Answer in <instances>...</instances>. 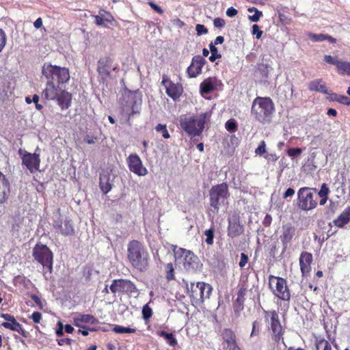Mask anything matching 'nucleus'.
<instances>
[{
  "label": "nucleus",
  "mask_w": 350,
  "mask_h": 350,
  "mask_svg": "<svg viewBox=\"0 0 350 350\" xmlns=\"http://www.w3.org/2000/svg\"><path fill=\"white\" fill-rule=\"evenodd\" d=\"M127 258L131 267L139 272L149 267L150 256L144 245L137 240H132L127 245Z\"/></svg>",
  "instance_id": "nucleus-1"
},
{
  "label": "nucleus",
  "mask_w": 350,
  "mask_h": 350,
  "mask_svg": "<svg viewBox=\"0 0 350 350\" xmlns=\"http://www.w3.org/2000/svg\"><path fill=\"white\" fill-rule=\"evenodd\" d=\"M274 111V103L270 97L257 96L252 102L251 115L262 124L271 122Z\"/></svg>",
  "instance_id": "nucleus-2"
},
{
  "label": "nucleus",
  "mask_w": 350,
  "mask_h": 350,
  "mask_svg": "<svg viewBox=\"0 0 350 350\" xmlns=\"http://www.w3.org/2000/svg\"><path fill=\"white\" fill-rule=\"evenodd\" d=\"M120 68L118 62L111 55L101 56L97 61L96 72L100 83L107 85L116 79Z\"/></svg>",
  "instance_id": "nucleus-3"
},
{
  "label": "nucleus",
  "mask_w": 350,
  "mask_h": 350,
  "mask_svg": "<svg viewBox=\"0 0 350 350\" xmlns=\"http://www.w3.org/2000/svg\"><path fill=\"white\" fill-rule=\"evenodd\" d=\"M211 118V113L206 112L199 116L198 120L193 116L181 117L180 122V128L189 136H199L202 133L205 124Z\"/></svg>",
  "instance_id": "nucleus-4"
},
{
  "label": "nucleus",
  "mask_w": 350,
  "mask_h": 350,
  "mask_svg": "<svg viewBox=\"0 0 350 350\" xmlns=\"http://www.w3.org/2000/svg\"><path fill=\"white\" fill-rule=\"evenodd\" d=\"M264 314L266 321L269 323L270 336L274 345L278 346L280 342L284 344L285 329L281 324L278 313L275 310H264Z\"/></svg>",
  "instance_id": "nucleus-5"
},
{
  "label": "nucleus",
  "mask_w": 350,
  "mask_h": 350,
  "mask_svg": "<svg viewBox=\"0 0 350 350\" xmlns=\"http://www.w3.org/2000/svg\"><path fill=\"white\" fill-rule=\"evenodd\" d=\"M175 258L176 262L178 264H181L183 269L187 272L194 273L202 265L196 254L184 248L180 247L175 252Z\"/></svg>",
  "instance_id": "nucleus-6"
},
{
  "label": "nucleus",
  "mask_w": 350,
  "mask_h": 350,
  "mask_svg": "<svg viewBox=\"0 0 350 350\" xmlns=\"http://www.w3.org/2000/svg\"><path fill=\"white\" fill-rule=\"evenodd\" d=\"M42 75L47 81L62 86L70 79L69 70L65 67L44 64L42 69Z\"/></svg>",
  "instance_id": "nucleus-7"
},
{
  "label": "nucleus",
  "mask_w": 350,
  "mask_h": 350,
  "mask_svg": "<svg viewBox=\"0 0 350 350\" xmlns=\"http://www.w3.org/2000/svg\"><path fill=\"white\" fill-rule=\"evenodd\" d=\"M228 185L226 183L213 186L209 191L210 210L218 213L219 206L229 197Z\"/></svg>",
  "instance_id": "nucleus-8"
},
{
  "label": "nucleus",
  "mask_w": 350,
  "mask_h": 350,
  "mask_svg": "<svg viewBox=\"0 0 350 350\" xmlns=\"http://www.w3.org/2000/svg\"><path fill=\"white\" fill-rule=\"evenodd\" d=\"M269 287L271 293L279 299L288 302L291 300V291L287 285V281L284 278L269 275Z\"/></svg>",
  "instance_id": "nucleus-9"
},
{
  "label": "nucleus",
  "mask_w": 350,
  "mask_h": 350,
  "mask_svg": "<svg viewBox=\"0 0 350 350\" xmlns=\"http://www.w3.org/2000/svg\"><path fill=\"white\" fill-rule=\"evenodd\" d=\"M32 256L35 260L42 265L49 272H52L53 254L48 246L37 243L33 248Z\"/></svg>",
  "instance_id": "nucleus-10"
},
{
  "label": "nucleus",
  "mask_w": 350,
  "mask_h": 350,
  "mask_svg": "<svg viewBox=\"0 0 350 350\" xmlns=\"http://www.w3.org/2000/svg\"><path fill=\"white\" fill-rule=\"evenodd\" d=\"M316 189L301 187L297 193V205L303 211H310L317 206V198L315 195Z\"/></svg>",
  "instance_id": "nucleus-11"
},
{
  "label": "nucleus",
  "mask_w": 350,
  "mask_h": 350,
  "mask_svg": "<svg viewBox=\"0 0 350 350\" xmlns=\"http://www.w3.org/2000/svg\"><path fill=\"white\" fill-rule=\"evenodd\" d=\"M212 291L213 287L208 283L198 282L195 284L191 282L189 293V297L196 302L202 303L205 299L210 297Z\"/></svg>",
  "instance_id": "nucleus-12"
},
{
  "label": "nucleus",
  "mask_w": 350,
  "mask_h": 350,
  "mask_svg": "<svg viewBox=\"0 0 350 350\" xmlns=\"http://www.w3.org/2000/svg\"><path fill=\"white\" fill-rule=\"evenodd\" d=\"M18 154L21 157L22 165L25 166L30 173L33 174L39 170L40 166V154L30 153L25 150L20 148Z\"/></svg>",
  "instance_id": "nucleus-13"
},
{
  "label": "nucleus",
  "mask_w": 350,
  "mask_h": 350,
  "mask_svg": "<svg viewBox=\"0 0 350 350\" xmlns=\"http://www.w3.org/2000/svg\"><path fill=\"white\" fill-rule=\"evenodd\" d=\"M109 288L113 294L117 293L133 294L137 292L135 284L132 281L126 279L113 280Z\"/></svg>",
  "instance_id": "nucleus-14"
},
{
  "label": "nucleus",
  "mask_w": 350,
  "mask_h": 350,
  "mask_svg": "<svg viewBox=\"0 0 350 350\" xmlns=\"http://www.w3.org/2000/svg\"><path fill=\"white\" fill-rule=\"evenodd\" d=\"M161 85L165 87L167 95L174 100H178L183 92L181 83H174L166 75L162 76Z\"/></svg>",
  "instance_id": "nucleus-15"
},
{
  "label": "nucleus",
  "mask_w": 350,
  "mask_h": 350,
  "mask_svg": "<svg viewBox=\"0 0 350 350\" xmlns=\"http://www.w3.org/2000/svg\"><path fill=\"white\" fill-rule=\"evenodd\" d=\"M223 350H241L237 342V336L230 328H225L221 334Z\"/></svg>",
  "instance_id": "nucleus-16"
},
{
  "label": "nucleus",
  "mask_w": 350,
  "mask_h": 350,
  "mask_svg": "<svg viewBox=\"0 0 350 350\" xmlns=\"http://www.w3.org/2000/svg\"><path fill=\"white\" fill-rule=\"evenodd\" d=\"M0 317L7 321L2 323L1 326L12 331H16L25 338L27 337V332L23 328L22 325L16 320L13 315L1 313Z\"/></svg>",
  "instance_id": "nucleus-17"
},
{
  "label": "nucleus",
  "mask_w": 350,
  "mask_h": 350,
  "mask_svg": "<svg viewBox=\"0 0 350 350\" xmlns=\"http://www.w3.org/2000/svg\"><path fill=\"white\" fill-rule=\"evenodd\" d=\"M127 163L131 172L143 176L148 174L147 169L144 167L142 161L137 154H131L127 158Z\"/></svg>",
  "instance_id": "nucleus-18"
},
{
  "label": "nucleus",
  "mask_w": 350,
  "mask_h": 350,
  "mask_svg": "<svg viewBox=\"0 0 350 350\" xmlns=\"http://www.w3.org/2000/svg\"><path fill=\"white\" fill-rule=\"evenodd\" d=\"M323 60L328 64L335 66L339 75L350 76V62L338 60L336 57L330 55H325Z\"/></svg>",
  "instance_id": "nucleus-19"
},
{
  "label": "nucleus",
  "mask_w": 350,
  "mask_h": 350,
  "mask_svg": "<svg viewBox=\"0 0 350 350\" xmlns=\"http://www.w3.org/2000/svg\"><path fill=\"white\" fill-rule=\"evenodd\" d=\"M206 63V59L201 55H196L192 58L190 66L187 68V75L190 78L198 77L202 73V69Z\"/></svg>",
  "instance_id": "nucleus-20"
},
{
  "label": "nucleus",
  "mask_w": 350,
  "mask_h": 350,
  "mask_svg": "<svg viewBox=\"0 0 350 350\" xmlns=\"http://www.w3.org/2000/svg\"><path fill=\"white\" fill-rule=\"evenodd\" d=\"M62 87L53 83V81H47L46 88L42 92V96L48 100H55L57 96L61 94Z\"/></svg>",
  "instance_id": "nucleus-21"
},
{
  "label": "nucleus",
  "mask_w": 350,
  "mask_h": 350,
  "mask_svg": "<svg viewBox=\"0 0 350 350\" xmlns=\"http://www.w3.org/2000/svg\"><path fill=\"white\" fill-rule=\"evenodd\" d=\"M221 85V81L217 77H208L200 83V93L202 95L210 94Z\"/></svg>",
  "instance_id": "nucleus-22"
},
{
  "label": "nucleus",
  "mask_w": 350,
  "mask_h": 350,
  "mask_svg": "<svg viewBox=\"0 0 350 350\" xmlns=\"http://www.w3.org/2000/svg\"><path fill=\"white\" fill-rule=\"evenodd\" d=\"M53 228L57 233L64 236H72L75 234V229L70 220L66 219L63 223L60 221H55Z\"/></svg>",
  "instance_id": "nucleus-23"
},
{
  "label": "nucleus",
  "mask_w": 350,
  "mask_h": 350,
  "mask_svg": "<svg viewBox=\"0 0 350 350\" xmlns=\"http://www.w3.org/2000/svg\"><path fill=\"white\" fill-rule=\"evenodd\" d=\"M313 260L312 255L308 252H302L299 257L300 269L303 276H307L311 271V265Z\"/></svg>",
  "instance_id": "nucleus-24"
},
{
  "label": "nucleus",
  "mask_w": 350,
  "mask_h": 350,
  "mask_svg": "<svg viewBox=\"0 0 350 350\" xmlns=\"http://www.w3.org/2000/svg\"><path fill=\"white\" fill-rule=\"evenodd\" d=\"M294 235L295 228L293 226L286 224L282 226V234L280 235V240L284 250L287 248L288 243H291Z\"/></svg>",
  "instance_id": "nucleus-25"
},
{
  "label": "nucleus",
  "mask_w": 350,
  "mask_h": 350,
  "mask_svg": "<svg viewBox=\"0 0 350 350\" xmlns=\"http://www.w3.org/2000/svg\"><path fill=\"white\" fill-rule=\"evenodd\" d=\"M72 96L67 91L62 90L61 94L57 96L55 100L57 101L58 105L62 110L67 109L71 106Z\"/></svg>",
  "instance_id": "nucleus-26"
},
{
  "label": "nucleus",
  "mask_w": 350,
  "mask_h": 350,
  "mask_svg": "<svg viewBox=\"0 0 350 350\" xmlns=\"http://www.w3.org/2000/svg\"><path fill=\"white\" fill-rule=\"evenodd\" d=\"M10 183L5 176L0 172V204L3 203L8 198Z\"/></svg>",
  "instance_id": "nucleus-27"
},
{
  "label": "nucleus",
  "mask_w": 350,
  "mask_h": 350,
  "mask_svg": "<svg viewBox=\"0 0 350 350\" xmlns=\"http://www.w3.org/2000/svg\"><path fill=\"white\" fill-rule=\"evenodd\" d=\"M75 325L77 327H83L81 323H90L96 325L98 323V320L92 314H79L75 319Z\"/></svg>",
  "instance_id": "nucleus-28"
},
{
  "label": "nucleus",
  "mask_w": 350,
  "mask_h": 350,
  "mask_svg": "<svg viewBox=\"0 0 350 350\" xmlns=\"http://www.w3.org/2000/svg\"><path fill=\"white\" fill-rule=\"evenodd\" d=\"M308 89L310 91H315L323 93L324 94H329L325 83L323 81L322 79H317L311 81L308 83Z\"/></svg>",
  "instance_id": "nucleus-29"
},
{
  "label": "nucleus",
  "mask_w": 350,
  "mask_h": 350,
  "mask_svg": "<svg viewBox=\"0 0 350 350\" xmlns=\"http://www.w3.org/2000/svg\"><path fill=\"white\" fill-rule=\"evenodd\" d=\"M350 221V206H347L340 214V215L334 220L335 226L339 228L344 227Z\"/></svg>",
  "instance_id": "nucleus-30"
},
{
  "label": "nucleus",
  "mask_w": 350,
  "mask_h": 350,
  "mask_svg": "<svg viewBox=\"0 0 350 350\" xmlns=\"http://www.w3.org/2000/svg\"><path fill=\"white\" fill-rule=\"evenodd\" d=\"M99 186L104 194L109 192L112 188L110 183V175L109 174H103L100 176Z\"/></svg>",
  "instance_id": "nucleus-31"
},
{
  "label": "nucleus",
  "mask_w": 350,
  "mask_h": 350,
  "mask_svg": "<svg viewBox=\"0 0 350 350\" xmlns=\"http://www.w3.org/2000/svg\"><path fill=\"white\" fill-rule=\"evenodd\" d=\"M243 232V228L239 223H229L228 227V236L231 238H235L241 235Z\"/></svg>",
  "instance_id": "nucleus-32"
},
{
  "label": "nucleus",
  "mask_w": 350,
  "mask_h": 350,
  "mask_svg": "<svg viewBox=\"0 0 350 350\" xmlns=\"http://www.w3.org/2000/svg\"><path fill=\"white\" fill-rule=\"evenodd\" d=\"M327 94L329 95L327 98L330 101L337 102L347 106L350 105V98L347 96L329 92Z\"/></svg>",
  "instance_id": "nucleus-33"
},
{
  "label": "nucleus",
  "mask_w": 350,
  "mask_h": 350,
  "mask_svg": "<svg viewBox=\"0 0 350 350\" xmlns=\"http://www.w3.org/2000/svg\"><path fill=\"white\" fill-rule=\"evenodd\" d=\"M157 334L158 336L164 338L170 346L174 347L178 345L177 340L172 333H167L165 331H160Z\"/></svg>",
  "instance_id": "nucleus-34"
},
{
  "label": "nucleus",
  "mask_w": 350,
  "mask_h": 350,
  "mask_svg": "<svg viewBox=\"0 0 350 350\" xmlns=\"http://www.w3.org/2000/svg\"><path fill=\"white\" fill-rule=\"evenodd\" d=\"M314 345L316 350H332L330 343L327 340L321 337L315 338Z\"/></svg>",
  "instance_id": "nucleus-35"
},
{
  "label": "nucleus",
  "mask_w": 350,
  "mask_h": 350,
  "mask_svg": "<svg viewBox=\"0 0 350 350\" xmlns=\"http://www.w3.org/2000/svg\"><path fill=\"white\" fill-rule=\"evenodd\" d=\"M329 193V189L327 186L326 183H323L321 186V189L318 193V195L321 198L320 200V204L324 205L328 199V194Z\"/></svg>",
  "instance_id": "nucleus-36"
},
{
  "label": "nucleus",
  "mask_w": 350,
  "mask_h": 350,
  "mask_svg": "<svg viewBox=\"0 0 350 350\" xmlns=\"http://www.w3.org/2000/svg\"><path fill=\"white\" fill-rule=\"evenodd\" d=\"M165 278L170 282L175 280V271L174 265L172 262L165 265Z\"/></svg>",
  "instance_id": "nucleus-37"
},
{
  "label": "nucleus",
  "mask_w": 350,
  "mask_h": 350,
  "mask_svg": "<svg viewBox=\"0 0 350 350\" xmlns=\"http://www.w3.org/2000/svg\"><path fill=\"white\" fill-rule=\"evenodd\" d=\"M245 300V299L237 297L233 303V309L236 315L239 316L240 312L243 310Z\"/></svg>",
  "instance_id": "nucleus-38"
},
{
  "label": "nucleus",
  "mask_w": 350,
  "mask_h": 350,
  "mask_svg": "<svg viewBox=\"0 0 350 350\" xmlns=\"http://www.w3.org/2000/svg\"><path fill=\"white\" fill-rule=\"evenodd\" d=\"M113 331L117 334H133L136 332V329L131 327H126L119 325H116Z\"/></svg>",
  "instance_id": "nucleus-39"
},
{
  "label": "nucleus",
  "mask_w": 350,
  "mask_h": 350,
  "mask_svg": "<svg viewBox=\"0 0 350 350\" xmlns=\"http://www.w3.org/2000/svg\"><path fill=\"white\" fill-rule=\"evenodd\" d=\"M248 12H254V14L249 16V19L252 22H258L260 20V18L263 16L262 12L261 11H259L257 8L254 7L248 8Z\"/></svg>",
  "instance_id": "nucleus-40"
},
{
  "label": "nucleus",
  "mask_w": 350,
  "mask_h": 350,
  "mask_svg": "<svg viewBox=\"0 0 350 350\" xmlns=\"http://www.w3.org/2000/svg\"><path fill=\"white\" fill-rule=\"evenodd\" d=\"M210 51L211 53V55L209 57V60L211 62H214L217 59H219L221 57L220 53H218L217 48L211 42L209 44Z\"/></svg>",
  "instance_id": "nucleus-41"
},
{
  "label": "nucleus",
  "mask_w": 350,
  "mask_h": 350,
  "mask_svg": "<svg viewBox=\"0 0 350 350\" xmlns=\"http://www.w3.org/2000/svg\"><path fill=\"white\" fill-rule=\"evenodd\" d=\"M155 130L157 132L161 133L163 138L169 139L170 137V135L167 131L166 124H158L155 126Z\"/></svg>",
  "instance_id": "nucleus-42"
},
{
  "label": "nucleus",
  "mask_w": 350,
  "mask_h": 350,
  "mask_svg": "<svg viewBox=\"0 0 350 350\" xmlns=\"http://www.w3.org/2000/svg\"><path fill=\"white\" fill-rule=\"evenodd\" d=\"M225 127L226 130L230 133H234L237 131L238 126L237 123L234 119L228 120L226 124Z\"/></svg>",
  "instance_id": "nucleus-43"
},
{
  "label": "nucleus",
  "mask_w": 350,
  "mask_h": 350,
  "mask_svg": "<svg viewBox=\"0 0 350 350\" xmlns=\"http://www.w3.org/2000/svg\"><path fill=\"white\" fill-rule=\"evenodd\" d=\"M152 315V310L148 306V304H146L142 308V317L145 321H147L150 319V318Z\"/></svg>",
  "instance_id": "nucleus-44"
},
{
  "label": "nucleus",
  "mask_w": 350,
  "mask_h": 350,
  "mask_svg": "<svg viewBox=\"0 0 350 350\" xmlns=\"http://www.w3.org/2000/svg\"><path fill=\"white\" fill-rule=\"evenodd\" d=\"M214 228H209L206 230L204 232V235L206 236L205 242L207 245H211L213 244V239H214Z\"/></svg>",
  "instance_id": "nucleus-45"
},
{
  "label": "nucleus",
  "mask_w": 350,
  "mask_h": 350,
  "mask_svg": "<svg viewBox=\"0 0 350 350\" xmlns=\"http://www.w3.org/2000/svg\"><path fill=\"white\" fill-rule=\"evenodd\" d=\"M247 291V285L245 283L239 285V290L237 292V297L245 299V296Z\"/></svg>",
  "instance_id": "nucleus-46"
},
{
  "label": "nucleus",
  "mask_w": 350,
  "mask_h": 350,
  "mask_svg": "<svg viewBox=\"0 0 350 350\" xmlns=\"http://www.w3.org/2000/svg\"><path fill=\"white\" fill-rule=\"evenodd\" d=\"M302 152V149L300 148H291L286 150L288 156L294 157L300 155Z\"/></svg>",
  "instance_id": "nucleus-47"
},
{
  "label": "nucleus",
  "mask_w": 350,
  "mask_h": 350,
  "mask_svg": "<svg viewBox=\"0 0 350 350\" xmlns=\"http://www.w3.org/2000/svg\"><path fill=\"white\" fill-rule=\"evenodd\" d=\"M309 38L313 42H322L325 40V34L319 33L316 34L313 33H310L308 34Z\"/></svg>",
  "instance_id": "nucleus-48"
},
{
  "label": "nucleus",
  "mask_w": 350,
  "mask_h": 350,
  "mask_svg": "<svg viewBox=\"0 0 350 350\" xmlns=\"http://www.w3.org/2000/svg\"><path fill=\"white\" fill-rule=\"evenodd\" d=\"M98 13H103V14H105V21L109 23H112L113 21H115L114 17L113 15L108 11L105 10L104 9H100L98 10Z\"/></svg>",
  "instance_id": "nucleus-49"
},
{
  "label": "nucleus",
  "mask_w": 350,
  "mask_h": 350,
  "mask_svg": "<svg viewBox=\"0 0 350 350\" xmlns=\"http://www.w3.org/2000/svg\"><path fill=\"white\" fill-rule=\"evenodd\" d=\"M6 35L3 29L0 28V53L2 51L6 44Z\"/></svg>",
  "instance_id": "nucleus-50"
},
{
  "label": "nucleus",
  "mask_w": 350,
  "mask_h": 350,
  "mask_svg": "<svg viewBox=\"0 0 350 350\" xmlns=\"http://www.w3.org/2000/svg\"><path fill=\"white\" fill-rule=\"evenodd\" d=\"M248 256L245 253H241L240 255V261L239 265L241 268H243L248 262Z\"/></svg>",
  "instance_id": "nucleus-51"
},
{
  "label": "nucleus",
  "mask_w": 350,
  "mask_h": 350,
  "mask_svg": "<svg viewBox=\"0 0 350 350\" xmlns=\"http://www.w3.org/2000/svg\"><path fill=\"white\" fill-rule=\"evenodd\" d=\"M266 152V144L265 141H262L258 148L255 150V153L258 155H262Z\"/></svg>",
  "instance_id": "nucleus-52"
},
{
  "label": "nucleus",
  "mask_w": 350,
  "mask_h": 350,
  "mask_svg": "<svg viewBox=\"0 0 350 350\" xmlns=\"http://www.w3.org/2000/svg\"><path fill=\"white\" fill-rule=\"evenodd\" d=\"M252 33L253 35H255L257 39H260L262 37L263 31L260 29V27L258 25H253Z\"/></svg>",
  "instance_id": "nucleus-53"
},
{
  "label": "nucleus",
  "mask_w": 350,
  "mask_h": 350,
  "mask_svg": "<svg viewBox=\"0 0 350 350\" xmlns=\"http://www.w3.org/2000/svg\"><path fill=\"white\" fill-rule=\"evenodd\" d=\"M259 334V322L254 321L252 323V330L251 332V337L255 336Z\"/></svg>",
  "instance_id": "nucleus-54"
},
{
  "label": "nucleus",
  "mask_w": 350,
  "mask_h": 350,
  "mask_svg": "<svg viewBox=\"0 0 350 350\" xmlns=\"http://www.w3.org/2000/svg\"><path fill=\"white\" fill-rule=\"evenodd\" d=\"M29 319H32L34 323H39L42 319V314L40 312H33Z\"/></svg>",
  "instance_id": "nucleus-55"
},
{
  "label": "nucleus",
  "mask_w": 350,
  "mask_h": 350,
  "mask_svg": "<svg viewBox=\"0 0 350 350\" xmlns=\"http://www.w3.org/2000/svg\"><path fill=\"white\" fill-rule=\"evenodd\" d=\"M213 24L215 27L221 28L225 26V21L221 18H216L213 21Z\"/></svg>",
  "instance_id": "nucleus-56"
},
{
  "label": "nucleus",
  "mask_w": 350,
  "mask_h": 350,
  "mask_svg": "<svg viewBox=\"0 0 350 350\" xmlns=\"http://www.w3.org/2000/svg\"><path fill=\"white\" fill-rule=\"evenodd\" d=\"M148 5L151 7L152 10H154L157 13L159 14H162L163 13V10L162 8L159 6L157 4L154 3L153 1H149Z\"/></svg>",
  "instance_id": "nucleus-57"
},
{
  "label": "nucleus",
  "mask_w": 350,
  "mask_h": 350,
  "mask_svg": "<svg viewBox=\"0 0 350 350\" xmlns=\"http://www.w3.org/2000/svg\"><path fill=\"white\" fill-rule=\"evenodd\" d=\"M198 35L205 34L208 33V29L203 25L198 24L196 27Z\"/></svg>",
  "instance_id": "nucleus-58"
},
{
  "label": "nucleus",
  "mask_w": 350,
  "mask_h": 350,
  "mask_svg": "<svg viewBox=\"0 0 350 350\" xmlns=\"http://www.w3.org/2000/svg\"><path fill=\"white\" fill-rule=\"evenodd\" d=\"M57 341V344L59 346H63L64 345H71L73 340L68 338H65L58 339Z\"/></svg>",
  "instance_id": "nucleus-59"
},
{
  "label": "nucleus",
  "mask_w": 350,
  "mask_h": 350,
  "mask_svg": "<svg viewBox=\"0 0 350 350\" xmlns=\"http://www.w3.org/2000/svg\"><path fill=\"white\" fill-rule=\"evenodd\" d=\"M97 137L93 135H87L84 137V141L88 144H95Z\"/></svg>",
  "instance_id": "nucleus-60"
},
{
  "label": "nucleus",
  "mask_w": 350,
  "mask_h": 350,
  "mask_svg": "<svg viewBox=\"0 0 350 350\" xmlns=\"http://www.w3.org/2000/svg\"><path fill=\"white\" fill-rule=\"evenodd\" d=\"M130 96L133 98L135 99L134 101L135 105L137 103V99L138 98L141 101V93L138 91L135 92H129Z\"/></svg>",
  "instance_id": "nucleus-61"
},
{
  "label": "nucleus",
  "mask_w": 350,
  "mask_h": 350,
  "mask_svg": "<svg viewBox=\"0 0 350 350\" xmlns=\"http://www.w3.org/2000/svg\"><path fill=\"white\" fill-rule=\"evenodd\" d=\"M57 325H58V328L56 329L55 333L58 336H62L64 334V332H63L64 325L62 322L59 321L57 323Z\"/></svg>",
  "instance_id": "nucleus-62"
},
{
  "label": "nucleus",
  "mask_w": 350,
  "mask_h": 350,
  "mask_svg": "<svg viewBox=\"0 0 350 350\" xmlns=\"http://www.w3.org/2000/svg\"><path fill=\"white\" fill-rule=\"evenodd\" d=\"M32 300L40 308H42V302L40 298L36 295H31V296Z\"/></svg>",
  "instance_id": "nucleus-63"
},
{
  "label": "nucleus",
  "mask_w": 350,
  "mask_h": 350,
  "mask_svg": "<svg viewBox=\"0 0 350 350\" xmlns=\"http://www.w3.org/2000/svg\"><path fill=\"white\" fill-rule=\"evenodd\" d=\"M237 10L233 7L229 8L226 11V15L229 17H233L237 14Z\"/></svg>",
  "instance_id": "nucleus-64"
}]
</instances>
